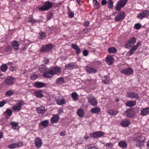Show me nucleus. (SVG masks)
I'll return each instance as SVG.
<instances>
[{
    "mask_svg": "<svg viewBox=\"0 0 149 149\" xmlns=\"http://www.w3.org/2000/svg\"><path fill=\"white\" fill-rule=\"evenodd\" d=\"M61 5V3H56L51 2L49 1H46L43 3V6L39 7V10L42 11L49 10L52 7H56Z\"/></svg>",
    "mask_w": 149,
    "mask_h": 149,
    "instance_id": "obj_1",
    "label": "nucleus"
},
{
    "mask_svg": "<svg viewBox=\"0 0 149 149\" xmlns=\"http://www.w3.org/2000/svg\"><path fill=\"white\" fill-rule=\"evenodd\" d=\"M145 139V137L142 135H140L138 136L134 137L133 141L137 142V143L136 144V146L140 147L143 146Z\"/></svg>",
    "mask_w": 149,
    "mask_h": 149,
    "instance_id": "obj_2",
    "label": "nucleus"
},
{
    "mask_svg": "<svg viewBox=\"0 0 149 149\" xmlns=\"http://www.w3.org/2000/svg\"><path fill=\"white\" fill-rule=\"evenodd\" d=\"M128 0H119L115 6L116 10L117 11H120L121 9L125 6Z\"/></svg>",
    "mask_w": 149,
    "mask_h": 149,
    "instance_id": "obj_3",
    "label": "nucleus"
},
{
    "mask_svg": "<svg viewBox=\"0 0 149 149\" xmlns=\"http://www.w3.org/2000/svg\"><path fill=\"white\" fill-rule=\"evenodd\" d=\"M136 40V38L134 37L131 38L128 41L126 42L125 45V47L127 49L130 48L135 43Z\"/></svg>",
    "mask_w": 149,
    "mask_h": 149,
    "instance_id": "obj_4",
    "label": "nucleus"
},
{
    "mask_svg": "<svg viewBox=\"0 0 149 149\" xmlns=\"http://www.w3.org/2000/svg\"><path fill=\"white\" fill-rule=\"evenodd\" d=\"M53 46L51 44H48L42 46L40 49V52L44 53L49 52L53 48Z\"/></svg>",
    "mask_w": 149,
    "mask_h": 149,
    "instance_id": "obj_5",
    "label": "nucleus"
},
{
    "mask_svg": "<svg viewBox=\"0 0 149 149\" xmlns=\"http://www.w3.org/2000/svg\"><path fill=\"white\" fill-rule=\"evenodd\" d=\"M88 102L91 105L94 106H96L97 102L95 98L91 94L87 96Z\"/></svg>",
    "mask_w": 149,
    "mask_h": 149,
    "instance_id": "obj_6",
    "label": "nucleus"
},
{
    "mask_svg": "<svg viewBox=\"0 0 149 149\" xmlns=\"http://www.w3.org/2000/svg\"><path fill=\"white\" fill-rule=\"evenodd\" d=\"M105 133L101 131H96L89 134L90 137L91 138H98L103 136Z\"/></svg>",
    "mask_w": 149,
    "mask_h": 149,
    "instance_id": "obj_7",
    "label": "nucleus"
},
{
    "mask_svg": "<svg viewBox=\"0 0 149 149\" xmlns=\"http://www.w3.org/2000/svg\"><path fill=\"white\" fill-rule=\"evenodd\" d=\"M125 17V13L123 11L119 12L115 18L116 22H119L124 19Z\"/></svg>",
    "mask_w": 149,
    "mask_h": 149,
    "instance_id": "obj_8",
    "label": "nucleus"
},
{
    "mask_svg": "<svg viewBox=\"0 0 149 149\" xmlns=\"http://www.w3.org/2000/svg\"><path fill=\"white\" fill-rule=\"evenodd\" d=\"M149 16V11L148 10H145L138 14L137 17L138 19H142L144 18H147Z\"/></svg>",
    "mask_w": 149,
    "mask_h": 149,
    "instance_id": "obj_9",
    "label": "nucleus"
},
{
    "mask_svg": "<svg viewBox=\"0 0 149 149\" xmlns=\"http://www.w3.org/2000/svg\"><path fill=\"white\" fill-rule=\"evenodd\" d=\"M15 78L11 76H8L5 81V84L7 86H11L13 85Z\"/></svg>",
    "mask_w": 149,
    "mask_h": 149,
    "instance_id": "obj_10",
    "label": "nucleus"
},
{
    "mask_svg": "<svg viewBox=\"0 0 149 149\" xmlns=\"http://www.w3.org/2000/svg\"><path fill=\"white\" fill-rule=\"evenodd\" d=\"M24 104L23 101L21 100L17 103V105L13 107L12 109L14 111H19L21 110L22 106Z\"/></svg>",
    "mask_w": 149,
    "mask_h": 149,
    "instance_id": "obj_11",
    "label": "nucleus"
},
{
    "mask_svg": "<svg viewBox=\"0 0 149 149\" xmlns=\"http://www.w3.org/2000/svg\"><path fill=\"white\" fill-rule=\"evenodd\" d=\"M120 72L122 74L128 75L132 74L134 72L132 69L130 67L122 69L120 70Z\"/></svg>",
    "mask_w": 149,
    "mask_h": 149,
    "instance_id": "obj_12",
    "label": "nucleus"
},
{
    "mask_svg": "<svg viewBox=\"0 0 149 149\" xmlns=\"http://www.w3.org/2000/svg\"><path fill=\"white\" fill-rule=\"evenodd\" d=\"M23 145L22 141H19L17 143H14L8 146V148L13 149L17 148H19Z\"/></svg>",
    "mask_w": 149,
    "mask_h": 149,
    "instance_id": "obj_13",
    "label": "nucleus"
},
{
    "mask_svg": "<svg viewBox=\"0 0 149 149\" xmlns=\"http://www.w3.org/2000/svg\"><path fill=\"white\" fill-rule=\"evenodd\" d=\"M42 142L41 139L39 137H36L34 141V145L37 148H40L42 145Z\"/></svg>",
    "mask_w": 149,
    "mask_h": 149,
    "instance_id": "obj_14",
    "label": "nucleus"
},
{
    "mask_svg": "<svg viewBox=\"0 0 149 149\" xmlns=\"http://www.w3.org/2000/svg\"><path fill=\"white\" fill-rule=\"evenodd\" d=\"M126 97L132 99L135 98L136 99H138L139 97V95L137 94L131 92H127Z\"/></svg>",
    "mask_w": 149,
    "mask_h": 149,
    "instance_id": "obj_15",
    "label": "nucleus"
},
{
    "mask_svg": "<svg viewBox=\"0 0 149 149\" xmlns=\"http://www.w3.org/2000/svg\"><path fill=\"white\" fill-rule=\"evenodd\" d=\"M125 112L126 113L127 117L130 118H132L135 114L134 110L131 109H127Z\"/></svg>",
    "mask_w": 149,
    "mask_h": 149,
    "instance_id": "obj_16",
    "label": "nucleus"
},
{
    "mask_svg": "<svg viewBox=\"0 0 149 149\" xmlns=\"http://www.w3.org/2000/svg\"><path fill=\"white\" fill-rule=\"evenodd\" d=\"M59 117L58 114L54 115L51 118V123L52 124L57 123L59 120Z\"/></svg>",
    "mask_w": 149,
    "mask_h": 149,
    "instance_id": "obj_17",
    "label": "nucleus"
},
{
    "mask_svg": "<svg viewBox=\"0 0 149 149\" xmlns=\"http://www.w3.org/2000/svg\"><path fill=\"white\" fill-rule=\"evenodd\" d=\"M61 70V68L57 66H55L51 68L50 70L52 72L53 75L56 74L57 73H59Z\"/></svg>",
    "mask_w": 149,
    "mask_h": 149,
    "instance_id": "obj_18",
    "label": "nucleus"
},
{
    "mask_svg": "<svg viewBox=\"0 0 149 149\" xmlns=\"http://www.w3.org/2000/svg\"><path fill=\"white\" fill-rule=\"evenodd\" d=\"M86 71L89 74H94L96 72L97 70L94 68L87 66L86 67Z\"/></svg>",
    "mask_w": 149,
    "mask_h": 149,
    "instance_id": "obj_19",
    "label": "nucleus"
},
{
    "mask_svg": "<svg viewBox=\"0 0 149 149\" xmlns=\"http://www.w3.org/2000/svg\"><path fill=\"white\" fill-rule=\"evenodd\" d=\"M130 123V121L129 120L125 119L121 122L120 124L123 127H126L129 126Z\"/></svg>",
    "mask_w": 149,
    "mask_h": 149,
    "instance_id": "obj_20",
    "label": "nucleus"
},
{
    "mask_svg": "<svg viewBox=\"0 0 149 149\" xmlns=\"http://www.w3.org/2000/svg\"><path fill=\"white\" fill-rule=\"evenodd\" d=\"M71 47L73 49L76 50V53L77 54H79L81 53V51L77 44H72Z\"/></svg>",
    "mask_w": 149,
    "mask_h": 149,
    "instance_id": "obj_21",
    "label": "nucleus"
},
{
    "mask_svg": "<svg viewBox=\"0 0 149 149\" xmlns=\"http://www.w3.org/2000/svg\"><path fill=\"white\" fill-rule=\"evenodd\" d=\"M34 85L36 88H40L45 86V84L43 82L39 81L35 82Z\"/></svg>",
    "mask_w": 149,
    "mask_h": 149,
    "instance_id": "obj_22",
    "label": "nucleus"
},
{
    "mask_svg": "<svg viewBox=\"0 0 149 149\" xmlns=\"http://www.w3.org/2000/svg\"><path fill=\"white\" fill-rule=\"evenodd\" d=\"M43 76L46 78H50L53 76L52 72L50 70L44 72L43 74Z\"/></svg>",
    "mask_w": 149,
    "mask_h": 149,
    "instance_id": "obj_23",
    "label": "nucleus"
},
{
    "mask_svg": "<svg viewBox=\"0 0 149 149\" xmlns=\"http://www.w3.org/2000/svg\"><path fill=\"white\" fill-rule=\"evenodd\" d=\"M36 110L38 113L39 114H43L46 111L45 107L43 106H40L36 108Z\"/></svg>",
    "mask_w": 149,
    "mask_h": 149,
    "instance_id": "obj_24",
    "label": "nucleus"
},
{
    "mask_svg": "<svg viewBox=\"0 0 149 149\" xmlns=\"http://www.w3.org/2000/svg\"><path fill=\"white\" fill-rule=\"evenodd\" d=\"M12 111L11 109H8L4 112V114L6 118L8 119L12 115Z\"/></svg>",
    "mask_w": 149,
    "mask_h": 149,
    "instance_id": "obj_25",
    "label": "nucleus"
},
{
    "mask_svg": "<svg viewBox=\"0 0 149 149\" xmlns=\"http://www.w3.org/2000/svg\"><path fill=\"white\" fill-rule=\"evenodd\" d=\"M118 146L123 149L125 148L127 146V144L125 141H121L118 143Z\"/></svg>",
    "mask_w": 149,
    "mask_h": 149,
    "instance_id": "obj_26",
    "label": "nucleus"
},
{
    "mask_svg": "<svg viewBox=\"0 0 149 149\" xmlns=\"http://www.w3.org/2000/svg\"><path fill=\"white\" fill-rule=\"evenodd\" d=\"M149 113V107L142 109L141 111V115L142 116H146Z\"/></svg>",
    "mask_w": 149,
    "mask_h": 149,
    "instance_id": "obj_27",
    "label": "nucleus"
},
{
    "mask_svg": "<svg viewBox=\"0 0 149 149\" xmlns=\"http://www.w3.org/2000/svg\"><path fill=\"white\" fill-rule=\"evenodd\" d=\"M34 94L35 96L38 98H40L43 96V95L42 93V91L41 90L35 91Z\"/></svg>",
    "mask_w": 149,
    "mask_h": 149,
    "instance_id": "obj_28",
    "label": "nucleus"
},
{
    "mask_svg": "<svg viewBox=\"0 0 149 149\" xmlns=\"http://www.w3.org/2000/svg\"><path fill=\"white\" fill-rule=\"evenodd\" d=\"M101 111L100 109L98 107L92 108L91 110V112L92 113L97 114Z\"/></svg>",
    "mask_w": 149,
    "mask_h": 149,
    "instance_id": "obj_29",
    "label": "nucleus"
},
{
    "mask_svg": "<svg viewBox=\"0 0 149 149\" xmlns=\"http://www.w3.org/2000/svg\"><path fill=\"white\" fill-rule=\"evenodd\" d=\"M136 104V101H127L125 103V105L127 107H132L135 106Z\"/></svg>",
    "mask_w": 149,
    "mask_h": 149,
    "instance_id": "obj_30",
    "label": "nucleus"
},
{
    "mask_svg": "<svg viewBox=\"0 0 149 149\" xmlns=\"http://www.w3.org/2000/svg\"><path fill=\"white\" fill-rule=\"evenodd\" d=\"M10 124L12 126V128L14 130H19V127L18 126V123L15 122H10Z\"/></svg>",
    "mask_w": 149,
    "mask_h": 149,
    "instance_id": "obj_31",
    "label": "nucleus"
},
{
    "mask_svg": "<svg viewBox=\"0 0 149 149\" xmlns=\"http://www.w3.org/2000/svg\"><path fill=\"white\" fill-rule=\"evenodd\" d=\"M12 46L13 48L15 49L18 50L19 49V44L16 41H14L12 42Z\"/></svg>",
    "mask_w": 149,
    "mask_h": 149,
    "instance_id": "obj_32",
    "label": "nucleus"
},
{
    "mask_svg": "<svg viewBox=\"0 0 149 149\" xmlns=\"http://www.w3.org/2000/svg\"><path fill=\"white\" fill-rule=\"evenodd\" d=\"M77 112V114L79 117L82 118L84 116V112L83 109H78Z\"/></svg>",
    "mask_w": 149,
    "mask_h": 149,
    "instance_id": "obj_33",
    "label": "nucleus"
},
{
    "mask_svg": "<svg viewBox=\"0 0 149 149\" xmlns=\"http://www.w3.org/2000/svg\"><path fill=\"white\" fill-rule=\"evenodd\" d=\"M38 34V38L42 40L44 39L46 36L45 33L44 32H40Z\"/></svg>",
    "mask_w": 149,
    "mask_h": 149,
    "instance_id": "obj_34",
    "label": "nucleus"
},
{
    "mask_svg": "<svg viewBox=\"0 0 149 149\" xmlns=\"http://www.w3.org/2000/svg\"><path fill=\"white\" fill-rule=\"evenodd\" d=\"M106 61L108 65H111L112 64V56H107L106 58Z\"/></svg>",
    "mask_w": 149,
    "mask_h": 149,
    "instance_id": "obj_35",
    "label": "nucleus"
},
{
    "mask_svg": "<svg viewBox=\"0 0 149 149\" xmlns=\"http://www.w3.org/2000/svg\"><path fill=\"white\" fill-rule=\"evenodd\" d=\"M56 82L57 84H63L65 82V80L63 77H60L56 79Z\"/></svg>",
    "mask_w": 149,
    "mask_h": 149,
    "instance_id": "obj_36",
    "label": "nucleus"
},
{
    "mask_svg": "<svg viewBox=\"0 0 149 149\" xmlns=\"http://www.w3.org/2000/svg\"><path fill=\"white\" fill-rule=\"evenodd\" d=\"M48 123V120H45L41 122L40 124L44 127L46 128L47 127Z\"/></svg>",
    "mask_w": 149,
    "mask_h": 149,
    "instance_id": "obj_37",
    "label": "nucleus"
},
{
    "mask_svg": "<svg viewBox=\"0 0 149 149\" xmlns=\"http://www.w3.org/2000/svg\"><path fill=\"white\" fill-rule=\"evenodd\" d=\"M71 96L72 97L75 101H77L78 99V95L75 92H73Z\"/></svg>",
    "mask_w": 149,
    "mask_h": 149,
    "instance_id": "obj_38",
    "label": "nucleus"
},
{
    "mask_svg": "<svg viewBox=\"0 0 149 149\" xmlns=\"http://www.w3.org/2000/svg\"><path fill=\"white\" fill-rule=\"evenodd\" d=\"M57 104L59 105H63L65 103V100L63 99L56 100Z\"/></svg>",
    "mask_w": 149,
    "mask_h": 149,
    "instance_id": "obj_39",
    "label": "nucleus"
},
{
    "mask_svg": "<svg viewBox=\"0 0 149 149\" xmlns=\"http://www.w3.org/2000/svg\"><path fill=\"white\" fill-rule=\"evenodd\" d=\"M47 69V67L44 65H41L39 66V70L40 72H42L43 71H45Z\"/></svg>",
    "mask_w": 149,
    "mask_h": 149,
    "instance_id": "obj_40",
    "label": "nucleus"
},
{
    "mask_svg": "<svg viewBox=\"0 0 149 149\" xmlns=\"http://www.w3.org/2000/svg\"><path fill=\"white\" fill-rule=\"evenodd\" d=\"M102 79L103 82L104 84H107L109 81V77L108 76H104L102 77Z\"/></svg>",
    "mask_w": 149,
    "mask_h": 149,
    "instance_id": "obj_41",
    "label": "nucleus"
},
{
    "mask_svg": "<svg viewBox=\"0 0 149 149\" xmlns=\"http://www.w3.org/2000/svg\"><path fill=\"white\" fill-rule=\"evenodd\" d=\"M93 3L94 4V7L96 9H97L99 8V3L97 0H93Z\"/></svg>",
    "mask_w": 149,
    "mask_h": 149,
    "instance_id": "obj_42",
    "label": "nucleus"
},
{
    "mask_svg": "<svg viewBox=\"0 0 149 149\" xmlns=\"http://www.w3.org/2000/svg\"><path fill=\"white\" fill-rule=\"evenodd\" d=\"M28 22L31 23L33 24L34 23L36 22L37 21L34 19L32 16H30L29 17V19L28 21Z\"/></svg>",
    "mask_w": 149,
    "mask_h": 149,
    "instance_id": "obj_43",
    "label": "nucleus"
},
{
    "mask_svg": "<svg viewBox=\"0 0 149 149\" xmlns=\"http://www.w3.org/2000/svg\"><path fill=\"white\" fill-rule=\"evenodd\" d=\"M12 51V48L11 46H8L6 48L5 51V52H9V53H11V52Z\"/></svg>",
    "mask_w": 149,
    "mask_h": 149,
    "instance_id": "obj_44",
    "label": "nucleus"
},
{
    "mask_svg": "<svg viewBox=\"0 0 149 149\" xmlns=\"http://www.w3.org/2000/svg\"><path fill=\"white\" fill-rule=\"evenodd\" d=\"M13 91L8 90L5 93V95L7 97H9L13 95Z\"/></svg>",
    "mask_w": 149,
    "mask_h": 149,
    "instance_id": "obj_45",
    "label": "nucleus"
},
{
    "mask_svg": "<svg viewBox=\"0 0 149 149\" xmlns=\"http://www.w3.org/2000/svg\"><path fill=\"white\" fill-rule=\"evenodd\" d=\"M8 67L6 64H3L1 65V69L2 71L5 72L7 70Z\"/></svg>",
    "mask_w": 149,
    "mask_h": 149,
    "instance_id": "obj_46",
    "label": "nucleus"
},
{
    "mask_svg": "<svg viewBox=\"0 0 149 149\" xmlns=\"http://www.w3.org/2000/svg\"><path fill=\"white\" fill-rule=\"evenodd\" d=\"M30 77L31 79L32 80H34L38 78V76L35 73L31 75Z\"/></svg>",
    "mask_w": 149,
    "mask_h": 149,
    "instance_id": "obj_47",
    "label": "nucleus"
},
{
    "mask_svg": "<svg viewBox=\"0 0 149 149\" xmlns=\"http://www.w3.org/2000/svg\"><path fill=\"white\" fill-rule=\"evenodd\" d=\"M136 48L133 46L132 48L130 49V51L129 53L130 55H132L133 54L135 51L137 49Z\"/></svg>",
    "mask_w": 149,
    "mask_h": 149,
    "instance_id": "obj_48",
    "label": "nucleus"
},
{
    "mask_svg": "<svg viewBox=\"0 0 149 149\" xmlns=\"http://www.w3.org/2000/svg\"><path fill=\"white\" fill-rule=\"evenodd\" d=\"M74 66V65L73 63H69L65 66V67L67 69H71L72 67Z\"/></svg>",
    "mask_w": 149,
    "mask_h": 149,
    "instance_id": "obj_49",
    "label": "nucleus"
},
{
    "mask_svg": "<svg viewBox=\"0 0 149 149\" xmlns=\"http://www.w3.org/2000/svg\"><path fill=\"white\" fill-rule=\"evenodd\" d=\"M49 61L50 60L48 58H47V57H45L44 58L43 62L45 64H47L49 62Z\"/></svg>",
    "mask_w": 149,
    "mask_h": 149,
    "instance_id": "obj_50",
    "label": "nucleus"
},
{
    "mask_svg": "<svg viewBox=\"0 0 149 149\" xmlns=\"http://www.w3.org/2000/svg\"><path fill=\"white\" fill-rule=\"evenodd\" d=\"M6 103V101L5 100H3L0 102V107H3Z\"/></svg>",
    "mask_w": 149,
    "mask_h": 149,
    "instance_id": "obj_51",
    "label": "nucleus"
},
{
    "mask_svg": "<svg viewBox=\"0 0 149 149\" xmlns=\"http://www.w3.org/2000/svg\"><path fill=\"white\" fill-rule=\"evenodd\" d=\"M68 14L70 18H72L73 17L74 15V13L73 11H70V12H68Z\"/></svg>",
    "mask_w": 149,
    "mask_h": 149,
    "instance_id": "obj_52",
    "label": "nucleus"
},
{
    "mask_svg": "<svg viewBox=\"0 0 149 149\" xmlns=\"http://www.w3.org/2000/svg\"><path fill=\"white\" fill-rule=\"evenodd\" d=\"M88 52L87 50H84L83 51V54L84 56H87L88 55Z\"/></svg>",
    "mask_w": 149,
    "mask_h": 149,
    "instance_id": "obj_53",
    "label": "nucleus"
},
{
    "mask_svg": "<svg viewBox=\"0 0 149 149\" xmlns=\"http://www.w3.org/2000/svg\"><path fill=\"white\" fill-rule=\"evenodd\" d=\"M141 27V25L140 24H136L135 25L134 28L136 29H139Z\"/></svg>",
    "mask_w": 149,
    "mask_h": 149,
    "instance_id": "obj_54",
    "label": "nucleus"
},
{
    "mask_svg": "<svg viewBox=\"0 0 149 149\" xmlns=\"http://www.w3.org/2000/svg\"><path fill=\"white\" fill-rule=\"evenodd\" d=\"M108 7L112 8V0H108Z\"/></svg>",
    "mask_w": 149,
    "mask_h": 149,
    "instance_id": "obj_55",
    "label": "nucleus"
},
{
    "mask_svg": "<svg viewBox=\"0 0 149 149\" xmlns=\"http://www.w3.org/2000/svg\"><path fill=\"white\" fill-rule=\"evenodd\" d=\"M90 24V22L88 21H85L84 23V27L88 26Z\"/></svg>",
    "mask_w": 149,
    "mask_h": 149,
    "instance_id": "obj_56",
    "label": "nucleus"
},
{
    "mask_svg": "<svg viewBox=\"0 0 149 149\" xmlns=\"http://www.w3.org/2000/svg\"><path fill=\"white\" fill-rule=\"evenodd\" d=\"M118 113V111L117 109H114L112 110V115H116Z\"/></svg>",
    "mask_w": 149,
    "mask_h": 149,
    "instance_id": "obj_57",
    "label": "nucleus"
},
{
    "mask_svg": "<svg viewBox=\"0 0 149 149\" xmlns=\"http://www.w3.org/2000/svg\"><path fill=\"white\" fill-rule=\"evenodd\" d=\"M16 69V68L15 67L13 66H11L9 68V70L10 71L13 72L15 71Z\"/></svg>",
    "mask_w": 149,
    "mask_h": 149,
    "instance_id": "obj_58",
    "label": "nucleus"
},
{
    "mask_svg": "<svg viewBox=\"0 0 149 149\" xmlns=\"http://www.w3.org/2000/svg\"><path fill=\"white\" fill-rule=\"evenodd\" d=\"M117 50L114 47H112V54H115L116 53Z\"/></svg>",
    "mask_w": 149,
    "mask_h": 149,
    "instance_id": "obj_59",
    "label": "nucleus"
},
{
    "mask_svg": "<svg viewBox=\"0 0 149 149\" xmlns=\"http://www.w3.org/2000/svg\"><path fill=\"white\" fill-rule=\"evenodd\" d=\"M141 45V44L139 42H137L136 45L133 46L137 49L138 47Z\"/></svg>",
    "mask_w": 149,
    "mask_h": 149,
    "instance_id": "obj_60",
    "label": "nucleus"
},
{
    "mask_svg": "<svg viewBox=\"0 0 149 149\" xmlns=\"http://www.w3.org/2000/svg\"><path fill=\"white\" fill-rule=\"evenodd\" d=\"M107 3V1L106 0H102L101 1V4L102 5H104Z\"/></svg>",
    "mask_w": 149,
    "mask_h": 149,
    "instance_id": "obj_61",
    "label": "nucleus"
},
{
    "mask_svg": "<svg viewBox=\"0 0 149 149\" xmlns=\"http://www.w3.org/2000/svg\"><path fill=\"white\" fill-rule=\"evenodd\" d=\"M66 135L65 132V131H62L60 133V135L61 136H65Z\"/></svg>",
    "mask_w": 149,
    "mask_h": 149,
    "instance_id": "obj_62",
    "label": "nucleus"
},
{
    "mask_svg": "<svg viewBox=\"0 0 149 149\" xmlns=\"http://www.w3.org/2000/svg\"><path fill=\"white\" fill-rule=\"evenodd\" d=\"M111 142H109L107 143H106L105 144V146H110L111 145Z\"/></svg>",
    "mask_w": 149,
    "mask_h": 149,
    "instance_id": "obj_63",
    "label": "nucleus"
},
{
    "mask_svg": "<svg viewBox=\"0 0 149 149\" xmlns=\"http://www.w3.org/2000/svg\"><path fill=\"white\" fill-rule=\"evenodd\" d=\"M27 48V45H26L23 47L22 48V50L24 51Z\"/></svg>",
    "mask_w": 149,
    "mask_h": 149,
    "instance_id": "obj_64",
    "label": "nucleus"
}]
</instances>
